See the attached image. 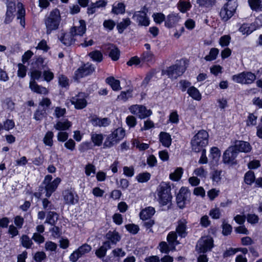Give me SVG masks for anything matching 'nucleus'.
<instances>
[{"mask_svg": "<svg viewBox=\"0 0 262 262\" xmlns=\"http://www.w3.org/2000/svg\"><path fill=\"white\" fill-rule=\"evenodd\" d=\"M197 4L200 7L211 8L215 3V0H196Z\"/></svg>", "mask_w": 262, "mask_h": 262, "instance_id": "obj_51", "label": "nucleus"}, {"mask_svg": "<svg viewBox=\"0 0 262 262\" xmlns=\"http://www.w3.org/2000/svg\"><path fill=\"white\" fill-rule=\"evenodd\" d=\"M152 17L155 22L157 24H161L166 19L165 15L162 13H154L152 14Z\"/></svg>", "mask_w": 262, "mask_h": 262, "instance_id": "obj_56", "label": "nucleus"}, {"mask_svg": "<svg viewBox=\"0 0 262 262\" xmlns=\"http://www.w3.org/2000/svg\"><path fill=\"white\" fill-rule=\"evenodd\" d=\"M111 121L107 118H99L97 117L92 119V123L94 126H107L110 124Z\"/></svg>", "mask_w": 262, "mask_h": 262, "instance_id": "obj_28", "label": "nucleus"}, {"mask_svg": "<svg viewBox=\"0 0 262 262\" xmlns=\"http://www.w3.org/2000/svg\"><path fill=\"white\" fill-rule=\"evenodd\" d=\"M237 7L236 1H229L221 9L220 15L223 21H227L234 15Z\"/></svg>", "mask_w": 262, "mask_h": 262, "instance_id": "obj_8", "label": "nucleus"}, {"mask_svg": "<svg viewBox=\"0 0 262 262\" xmlns=\"http://www.w3.org/2000/svg\"><path fill=\"white\" fill-rule=\"evenodd\" d=\"M130 24L131 21L129 18H123L122 21L118 23L117 25L118 33L122 34Z\"/></svg>", "mask_w": 262, "mask_h": 262, "instance_id": "obj_29", "label": "nucleus"}, {"mask_svg": "<svg viewBox=\"0 0 262 262\" xmlns=\"http://www.w3.org/2000/svg\"><path fill=\"white\" fill-rule=\"evenodd\" d=\"M238 151L232 146H229L224 152L223 161L224 163L234 165L237 164L236 158L238 156Z\"/></svg>", "mask_w": 262, "mask_h": 262, "instance_id": "obj_11", "label": "nucleus"}, {"mask_svg": "<svg viewBox=\"0 0 262 262\" xmlns=\"http://www.w3.org/2000/svg\"><path fill=\"white\" fill-rule=\"evenodd\" d=\"M141 62L140 58L137 56H135L131 57L129 60L126 62L128 66L131 67L133 66H138Z\"/></svg>", "mask_w": 262, "mask_h": 262, "instance_id": "obj_63", "label": "nucleus"}, {"mask_svg": "<svg viewBox=\"0 0 262 262\" xmlns=\"http://www.w3.org/2000/svg\"><path fill=\"white\" fill-rule=\"evenodd\" d=\"M142 226L145 227L146 230H149V232L153 233L152 227L155 224V220L151 219L142 220Z\"/></svg>", "mask_w": 262, "mask_h": 262, "instance_id": "obj_52", "label": "nucleus"}, {"mask_svg": "<svg viewBox=\"0 0 262 262\" xmlns=\"http://www.w3.org/2000/svg\"><path fill=\"white\" fill-rule=\"evenodd\" d=\"M125 228L127 231L133 235L137 234L140 230L139 226L134 224H127L125 226Z\"/></svg>", "mask_w": 262, "mask_h": 262, "instance_id": "obj_54", "label": "nucleus"}, {"mask_svg": "<svg viewBox=\"0 0 262 262\" xmlns=\"http://www.w3.org/2000/svg\"><path fill=\"white\" fill-rule=\"evenodd\" d=\"M155 209L154 207L149 206L142 209L140 213L141 220L151 219V217L155 213Z\"/></svg>", "mask_w": 262, "mask_h": 262, "instance_id": "obj_20", "label": "nucleus"}, {"mask_svg": "<svg viewBox=\"0 0 262 262\" xmlns=\"http://www.w3.org/2000/svg\"><path fill=\"white\" fill-rule=\"evenodd\" d=\"M52 178L51 175L45 176L44 180L38 188V192L34 193V195L36 198H40L42 194L44 193L46 197L49 198L56 190L61 182V179L59 178H56L53 181H51Z\"/></svg>", "mask_w": 262, "mask_h": 262, "instance_id": "obj_1", "label": "nucleus"}, {"mask_svg": "<svg viewBox=\"0 0 262 262\" xmlns=\"http://www.w3.org/2000/svg\"><path fill=\"white\" fill-rule=\"evenodd\" d=\"M248 3L252 10H262V0H248Z\"/></svg>", "mask_w": 262, "mask_h": 262, "instance_id": "obj_40", "label": "nucleus"}, {"mask_svg": "<svg viewBox=\"0 0 262 262\" xmlns=\"http://www.w3.org/2000/svg\"><path fill=\"white\" fill-rule=\"evenodd\" d=\"M107 239L105 242H108L110 245H116L121 239V236L119 233L116 230L113 231H109L105 236Z\"/></svg>", "mask_w": 262, "mask_h": 262, "instance_id": "obj_17", "label": "nucleus"}, {"mask_svg": "<svg viewBox=\"0 0 262 262\" xmlns=\"http://www.w3.org/2000/svg\"><path fill=\"white\" fill-rule=\"evenodd\" d=\"M18 11L17 12V19H19L20 25L23 27H25V9L23 7V4L18 3L17 4Z\"/></svg>", "mask_w": 262, "mask_h": 262, "instance_id": "obj_22", "label": "nucleus"}, {"mask_svg": "<svg viewBox=\"0 0 262 262\" xmlns=\"http://www.w3.org/2000/svg\"><path fill=\"white\" fill-rule=\"evenodd\" d=\"M139 26H148L150 24V20L147 15V13L143 10L136 11L132 17Z\"/></svg>", "mask_w": 262, "mask_h": 262, "instance_id": "obj_12", "label": "nucleus"}, {"mask_svg": "<svg viewBox=\"0 0 262 262\" xmlns=\"http://www.w3.org/2000/svg\"><path fill=\"white\" fill-rule=\"evenodd\" d=\"M159 140L164 147H169L171 144V138L169 133L162 132L159 135Z\"/></svg>", "mask_w": 262, "mask_h": 262, "instance_id": "obj_21", "label": "nucleus"}, {"mask_svg": "<svg viewBox=\"0 0 262 262\" xmlns=\"http://www.w3.org/2000/svg\"><path fill=\"white\" fill-rule=\"evenodd\" d=\"M20 242L22 246L27 249L31 248L33 245V242L31 239H30L27 235H22L20 238Z\"/></svg>", "mask_w": 262, "mask_h": 262, "instance_id": "obj_50", "label": "nucleus"}, {"mask_svg": "<svg viewBox=\"0 0 262 262\" xmlns=\"http://www.w3.org/2000/svg\"><path fill=\"white\" fill-rule=\"evenodd\" d=\"M209 214L212 219H219L221 216V210L217 207L212 208L210 210Z\"/></svg>", "mask_w": 262, "mask_h": 262, "instance_id": "obj_58", "label": "nucleus"}, {"mask_svg": "<svg viewBox=\"0 0 262 262\" xmlns=\"http://www.w3.org/2000/svg\"><path fill=\"white\" fill-rule=\"evenodd\" d=\"M129 110L132 114L136 115L141 119L148 117L152 114V111L150 110H147L145 106L142 105H133L129 107Z\"/></svg>", "mask_w": 262, "mask_h": 262, "instance_id": "obj_10", "label": "nucleus"}, {"mask_svg": "<svg viewBox=\"0 0 262 262\" xmlns=\"http://www.w3.org/2000/svg\"><path fill=\"white\" fill-rule=\"evenodd\" d=\"M219 53L217 48H212L210 49L209 54L205 56L204 59L207 61H211L216 59Z\"/></svg>", "mask_w": 262, "mask_h": 262, "instance_id": "obj_38", "label": "nucleus"}, {"mask_svg": "<svg viewBox=\"0 0 262 262\" xmlns=\"http://www.w3.org/2000/svg\"><path fill=\"white\" fill-rule=\"evenodd\" d=\"M58 83L61 88L68 89L70 85L69 79L63 74L59 75L58 76Z\"/></svg>", "mask_w": 262, "mask_h": 262, "instance_id": "obj_45", "label": "nucleus"}, {"mask_svg": "<svg viewBox=\"0 0 262 262\" xmlns=\"http://www.w3.org/2000/svg\"><path fill=\"white\" fill-rule=\"evenodd\" d=\"M59 215L54 211H49L48 213L45 223L54 226L58 220Z\"/></svg>", "mask_w": 262, "mask_h": 262, "instance_id": "obj_27", "label": "nucleus"}, {"mask_svg": "<svg viewBox=\"0 0 262 262\" xmlns=\"http://www.w3.org/2000/svg\"><path fill=\"white\" fill-rule=\"evenodd\" d=\"M177 233L174 231H171L167 235V241L170 246H175L179 244V242L177 240Z\"/></svg>", "mask_w": 262, "mask_h": 262, "instance_id": "obj_37", "label": "nucleus"}, {"mask_svg": "<svg viewBox=\"0 0 262 262\" xmlns=\"http://www.w3.org/2000/svg\"><path fill=\"white\" fill-rule=\"evenodd\" d=\"M79 26H74L68 33H62L59 37L60 41L66 46H69L77 40V37L82 35V20H79Z\"/></svg>", "mask_w": 262, "mask_h": 262, "instance_id": "obj_3", "label": "nucleus"}, {"mask_svg": "<svg viewBox=\"0 0 262 262\" xmlns=\"http://www.w3.org/2000/svg\"><path fill=\"white\" fill-rule=\"evenodd\" d=\"M154 54L151 51H144L140 58L141 62L152 63L154 59Z\"/></svg>", "mask_w": 262, "mask_h": 262, "instance_id": "obj_26", "label": "nucleus"}, {"mask_svg": "<svg viewBox=\"0 0 262 262\" xmlns=\"http://www.w3.org/2000/svg\"><path fill=\"white\" fill-rule=\"evenodd\" d=\"M222 234L224 236H228L230 235L232 231V227L231 225L228 223L223 222L222 225Z\"/></svg>", "mask_w": 262, "mask_h": 262, "instance_id": "obj_55", "label": "nucleus"}, {"mask_svg": "<svg viewBox=\"0 0 262 262\" xmlns=\"http://www.w3.org/2000/svg\"><path fill=\"white\" fill-rule=\"evenodd\" d=\"M71 125V122L66 120L64 121H58L54 125V128L58 130H65L68 129Z\"/></svg>", "mask_w": 262, "mask_h": 262, "instance_id": "obj_31", "label": "nucleus"}, {"mask_svg": "<svg viewBox=\"0 0 262 262\" xmlns=\"http://www.w3.org/2000/svg\"><path fill=\"white\" fill-rule=\"evenodd\" d=\"M255 28L252 24L249 25L248 24H243L238 29L239 32L242 33L243 35H249L251 34L254 30Z\"/></svg>", "mask_w": 262, "mask_h": 262, "instance_id": "obj_36", "label": "nucleus"}, {"mask_svg": "<svg viewBox=\"0 0 262 262\" xmlns=\"http://www.w3.org/2000/svg\"><path fill=\"white\" fill-rule=\"evenodd\" d=\"M62 194L66 204L71 205L78 202V196L74 191L66 190Z\"/></svg>", "mask_w": 262, "mask_h": 262, "instance_id": "obj_15", "label": "nucleus"}, {"mask_svg": "<svg viewBox=\"0 0 262 262\" xmlns=\"http://www.w3.org/2000/svg\"><path fill=\"white\" fill-rule=\"evenodd\" d=\"M29 88L32 91L37 94L47 95L49 93L46 88L38 85L34 80H30Z\"/></svg>", "mask_w": 262, "mask_h": 262, "instance_id": "obj_19", "label": "nucleus"}, {"mask_svg": "<svg viewBox=\"0 0 262 262\" xmlns=\"http://www.w3.org/2000/svg\"><path fill=\"white\" fill-rule=\"evenodd\" d=\"M54 134L51 131H48L43 139V142L46 145L50 147L52 146L53 144V138Z\"/></svg>", "mask_w": 262, "mask_h": 262, "instance_id": "obj_42", "label": "nucleus"}, {"mask_svg": "<svg viewBox=\"0 0 262 262\" xmlns=\"http://www.w3.org/2000/svg\"><path fill=\"white\" fill-rule=\"evenodd\" d=\"M104 53L108 55L113 61H117L120 56L118 48L113 43H108L104 47Z\"/></svg>", "mask_w": 262, "mask_h": 262, "instance_id": "obj_13", "label": "nucleus"}, {"mask_svg": "<svg viewBox=\"0 0 262 262\" xmlns=\"http://www.w3.org/2000/svg\"><path fill=\"white\" fill-rule=\"evenodd\" d=\"M82 246L79 247L77 250L73 252L70 256V260L72 262H76L81 256V250Z\"/></svg>", "mask_w": 262, "mask_h": 262, "instance_id": "obj_60", "label": "nucleus"}, {"mask_svg": "<svg viewBox=\"0 0 262 262\" xmlns=\"http://www.w3.org/2000/svg\"><path fill=\"white\" fill-rule=\"evenodd\" d=\"M151 175L148 172H144L138 174L136 179L139 183H145L148 181L150 179Z\"/></svg>", "mask_w": 262, "mask_h": 262, "instance_id": "obj_46", "label": "nucleus"}, {"mask_svg": "<svg viewBox=\"0 0 262 262\" xmlns=\"http://www.w3.org/2000/svg\"><path fill=\"white\" fill-rule=\"evenodd\" d=\"M111 134L113 135L117 143H118L124 138L125 132L123 128L119 127L115 129Z\"/></svg>", "mask_w": 262, "mask_h": 262, "instance_id": "obj_32", "label": "nucleus"}, {"mask_svg": "<svg viewBox=\"0 0 262 262\" xmlns=\"http://www.w3.org/2000/svg\"><path fill=\"white\" fill-rule=\"evenodd\" d=\"M88 55L93 61L97 62H100L103 60V55L101 51L99 50L91 52L88 54Z\"/></svg>", "mask_w": 262, "mask_h": 262, "instance_id": "obj_34", "label": "nucleus"}, {"mask_svg": "<svg viewBox=\"0 0 262 262\" xmlns=\"http://www.w3.org/2000/svg\"><path fill=\"white\" fill-rule=\"evenodd\" d=\"M18 68L17 76L20 78L25 77L26 75L27 67L24 65V63H18Z\"/></svg>", "mask_w": 262, "mask_h": 262, "instance_id": "obj_62", "label": "nucleus"}, {"mask_svg": "<svg viewBox=\"0 0 262 262\" xmlns=\"http://www.w3.org/2000/svg\"><path fill=\"white\" fill-rule=\"evenodd\" d=\"M176 204L178 207L183 209L191 202V192L187 187L182 186L176 195Z\"/></svg>", "mask_w": 262, "mask_h": 262, "instance_id": "obj_6", "label": "nucleus"}, {"mask_svg": "<svg viewBox=\"0 0 262 262\" xmlns=\"http://www.w3.org/2000/svg\"><path fill=\"white\" fill-rule=\"evenodd\" d=\"M158 201L162 206H165L171 202L172 196L169 183L162 182L157 189Z\"/></svg>", "mask_w": 262, "mask_h": 262, "instance_id": "obj_5", "label": "nucleus"}, {"mask_svg": "<svg viewBox=\"0 0 262 262\" xmlns=\"http://www.w3.org/2000/svg\"><path fill=\"white\" fill-rule=\"evenodd\" d=\"M222 173V171L221 170H214L211 174V179L213 182H215L218 183L221 181L222 177L221 174Z\"/></svg>", "mask_w": 262, "mask_h": 262, "instance_id": "obj_64", "label": "nucleus"}, {"mask_svg": "<svg viewBox=\"0 0 262 262\" xmlns=\"http://www.w3.org/2000/svg\"><path fill=\"white\" fill-rule=\"evenodd\" d=\"M71 102L72 104L74 105L76 108H82V99L79 98V96L73 97L71 99Z\"/></svg>", "mask_w": 262, "mask_h": 262, "instance_id": "obj_59", "label": "nucleus"}, {"mask_svg": "<svg viewBox=\"0 0 262 262\" xmlns=\"http://www.w3.org/2000/svg\"><path fill=\"white\" fill-rule=\"evenodd\" d=\"M183 173V169L181 167H178L172 173L169 174V178L173 181H179L182 177Z\"/></svg>", "mask_w": 262, "mask_h": 262, "instance_id": "obj_41", "label": "nucleus"}, {"mask_svg": "<svg viewBox=\"0 0 262 262\" xmlns=\"http://www.w3.org/2000/svg\"><path fill=\"white\" fill-rule=\"evenodd\" d=\"M221 156V151L216 147H212L210 149L209 157L215 161L217 162Z\"/></svg>", "mask_w": 262, "mask_h": 262, "instance_id": "obj_48", "label": "nucleus"}, {"mask_svg": "<svg viewBox=\"0 0 262 262\" xmlns=\"http://www.w3.org/2000/svg\"><path fill=\"white\" fill-rule=\"evenodd\" d=\"M47 116V111L46 108L38 107L35 111L33 115V118L36 121H41L43 118Z\"/></svg>", "mask_w": 262, "mask_h": 262, "instance_id": "obj_30", "label": "nucleus"}, {"mask_svg": "<svg viewBox=\"0 0 262 262\" xmlns=\"http://www.w3.org/2000/svg\"><path fill=\"white\" fill-rule=\"evenodd\" d=\"M186 69V67L182 64L181 61H177L176 64L169 67L166 70H163L162 73L167 75L169 78L177 79L185 72Z\"/></svg>", "mask_w": 262, "mask_h": 262, "instance_id": "obj_7", "label": "nucleus"}, {"mask_svg": "<svg viewBox=\"0 0 262 262\" xmlns=\"http://www.w3.org/2000/svg\"><path fill=\"white\" fill-rule=\"evenodd\" d=\"M248 223L251 225H254L258 223L259 218L255 214L248 213L246 217Z\"/></svg>", "mask_w": 262, "mask_h": 262, "instance_id": "obj_57", "label": "nucleus"}, {"mask_svg": "<svg viewBox=\"0 0 262 262\" xmlns=\"http://www.w3.org/2000/svg\"><path fill=\"white\" fill-rule=\"evenodd\" d=\"M180 20V17L178 14H169L165 21V26L167 28H172L176 26Z\"/></svg>", "mask_w": 262, "mask_h": 262, "instance_id": "obj_18", "label": "nucleus"}, {"mask_svg": "<svg viewBox=\"0 0 262 262\" xmlns=\"http://www.w3.org/2000/svg\"><path fill=\"white\" fill-rule=\"evenodd\" d=\"M91 139L95 145L99 146L102 143L103 136L101 134H93L91 135Z\"/></svg>", "mask_w": 262, "mask_h": 262, "instance_id": "obj_49", "label": "nucleus"}, {"mask_svg": "<svg viewBox=\"0 0 262 262\" xmlns=\"http://www.w3.org/2000/svg\"><path fill=\"white\" fill-rule=\"evenodd\" d=\"M232 146L238 151V154L239 152L248 153L252 149V147L249 142L242 140H236L234 144Z\"/></svg>", "mask_w": 262, "mask_h": 262, "instance_id": "obj_14", "label": "nucleus"}, {"mask_svg": "<svg viewBox=\"0 0 262 262\" xmlns=\"http://www.w3.org/2000/svg\"><path fill=\"white\" fill-rule=\"evenodd\" d=\"M95 68L92 63L83 64V77L90 75L95 71Z\"/></svg>", "mask_w": 262, "mask_h": 262, "instance_id": "obj_44", "label": "nucleus"}, {"mask_svg": "<svg viewBox=\"0 0 262 262\" xmlns=\"http://www.w3.org/2000/svg\"><path fill=\"white\" fill-rule=\"evenodd\" d=\"M125 6L122 3H119L116 6H113L112 12L115 14H123L125 13Z\"/></svg>", "mask_w": 262, "mask_h": 262, "instance_id": "obj_47", "label": "nucleus"}, {"mask_svg": "<svg viewBox=\"0 0 262 262\" xmlns=\"http://www.w3.org/2000/svg\"><path fill=\"white\" fill-rule=\"evenodd\" d=\"M133 91L128 90L126 91H122L120 95L117 96V101H122L126 102L129 98L132 97Z\"/></svg>", "mask_w": 262, "mask_h": 262, "instance_id": "obj_39", "label": "nucleus"}, {"mask_svg": "<svg viewBox=\"0 0 262 262\" xmlns=\"http://www.w3.org/2000/svg\"><path fill=\"white\" fill-rule=\"evenodd\" d=\"M231 37L228 35H225L222 36L219 41L220 45L222 47L228 46L230 42Z\"/></svg>", "mask_w": 262, "mask_h": 262, "instance_id": "obj_61", "label": "nucleus"}, {"mask_svg": "<svg viewBox=\"0 0 262 262\" xmlns=\"http://www.w3.org/2000/svg\"><path fill=\"white\" fill-rule=\"evenodd\" d=\"M60 21L61 17L58 9H55L50 12L49 16L45 19L46 33L50 34L52 31L57 30Z\"/></svg>", "mask_w": 262, "mask_h": 262, "instance_id": "obj_4", "label": "nucleus"}, {"mask_svg": "<svg viewBox=\"0 0 262 262\" xmlns=\"http://www.w3.org/2000/svg\"><path fill=\"white\" fill-rule=\"evenodd\" d=\"M111 248V246L108 242H103L102 245L96 251L95 254L98 258H103L105 256L107 250Z\"/></svg>", "mask_w": 262, "mask_h": 262, "instance_id": "obj_24", "label": "nucleus"}, {"mask_svg": "<svg viewBox=\"0 0 262 262\" xmlns=\"http://www.w3.org/2000/svg\"><path fill=\"white\" fill-rule=\"evenodd\" d=\"M187 222L185 219H181L178 221V225L176 232L181 237L184 238L187 235L186 231Z\"/></svg>", "mask_w": 262, "mask_h": 262, "instance_id": "obj_16", "label": "nucleus"}, {"mask_svg": "<svg viewBox=\"0 0 262 262\" xmlns=\"http://www.w3.org/2000/svg\"><path fill=\"white\" fill-rule=\"evenodd\" d=\"M213 247V238L210 236H206L202 238L198 241L196 248L199 253H205L211 251Z\"/></svg>", "mask_w": 262, "mask_h": 262, "instance_id": "obj_9", "label": "nucleus"}, {"mask_svg": "<svg viewBox=\"0 0 262 262\" xmlns=\"http://www.w3.org/2000/svg\"><path fill=\"white\" fill-rule=\"evenodd\" d=\"M209 141L208 133L204 130H199L191 139V148L193 151L199 152L208 145Z\"/></svg>", "mask_w": 262, "mask_h": 262, "instance_id": "obj_2", "label": "nucleus"}, {"mask_svg": "<svg viewBox=\"0 0 262 262\" xmlns=\"http://www.w3.org/2000/svg\"><path fill=\"white\" fill-rule=\"evenodd\" d=\"M244 82L245 84H249L252 83L256 79V75L255 74L251 72H243Z\"/></svg>", "mask_w": 262, "mask_h": 262, "instance_id": "obj_35", "label": "nucleus"}, {"mask_svg": "<svg viewBox=\"0 0 262 262\" xmlns=\"http://www.w3.org/2000/svg\"><path fill=\"white\" fill-rule=\"evenodd\" d=\"M105 82L111 86L114 91H118L121 89L120 81L118 79H116L114 77H108L106 78Z\"/></svg>", "mask_w": 262, "mask_h": 262, "instance_id": "obj_23", "label": "nucleus"}, {"mask_svg": "<svg viewBox=\"0 0 262 262\" xmlns=\"http://www.w3.org/2000/svg\"><path fill=\"white\" fill-rule=\"evenodd\" d=\"M178 8L182 13H186L191 8V5L189 1H179Z\"/></svg>", "mask_w": 262, "mask_h": 262, "instance_id": "obj_33", "label": "nucleus"}, {"mask_svg": "<svg viewBox=\"0 0 262 262\" xmlns=\"http://www.w3.org/2000/svg\"><path fill=\"white\" fill-rule=\"evenodd\" d=\"M117 143L115 140L113 135L111 134L108 135L106 139H105L103 144V146L104 148H110Z\"/></svg>", "mask_w": 262, "mask_h": 262, "instance_id": "obj_53", "label": "nucleus"}, {"mask_svg": "<svg viewBox=\"0 0 262 262\" xmlns=\"http://www.w3.org/2000/svg\"><path fill=\"white\" fill-rule=\"evenodd\" d=\"M188 94L194 100L200 101L202 99V95L195 87L191 86L187 90Z\"/></svg>", "mask_w": 262, "mask_h": 262, "instance_id": "obj_25", "label": "nucleus"}, {"mask_svg": "<svg viewBox=\"0 0 262 262\" xmlns=\"http://www.w3.org/2000/svg\"><path fill=\"white\" fill-rule=\"evenodd\" d=\"M244 181L247 185H251L255 181L254 172L251 170L247 171L245 174Z\"/></svg>", "mask_w": 262, "mask_h": 262, "instance_id": "obj_43", "label": "nucleus"}]
</instances>
